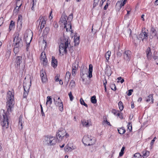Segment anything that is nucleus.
I'll use <instances>...</instances> for the list:
<instances>
[{
    "label": "nucleus",
    "instance_id": "aec40b11",
    "mask_svg": "<svg viewBox=\"0 0 158 158\" xmlns=\"http://www.w3.org/2000/svg\"><path fill=\"white\" fill-rule=\"evenodd\" d=\"M151 31L152 35L156 37L158 39V31H156L154 28L152 27L151 29Z\"/></svg>",
    "mask_w": 158,
    "mask_h": 158
},
{
    "label": "nucleus",
    "instance_id": "09e8293b",
    "mask_svg": "<svg viewBox=\"0 0 158 158\" xmlns=\"http://www.w3.org/2000/svg\"><path fill=\"white\" fill-rule=\"evenodd\" d=\"M70 85L72 87H73L75 85V82L73 80H72L70 83Z\"/></svg>",
    "mask_w": 158,
    "mask_h": 158
},
{
    "label": "nucleus",
    "instance_id": "603ef678",
    "mask_svg": "<svg viewBox=\"0 0 158 158\" xmlns=\"http://www.w3.org/2000/svg\"><path fill=\"white\" fill-rule=\"evenodd\" d=\"M127 1V0H124L121 2L120 4V6L121 7L122 6H123L126 4Z\"/></svg>",
    "mask_w": 158,
    "mask_h": 158
},
{
    "label": "nucleus",
    "instance_id": "72a5a7b5",
    "mask_svg": "<svg viewBox=\"0 0 158 158\" xmlns=\"http://www.w3.org/2000/svg\"><path fill=\"white\" fill-rule=\"evenodd\" d=\"M118 133L121 134H123L126 131L123 127L120 128L118 130Z\"/></svg>",
    "mask_w": 158,
    "mask_h": 158
},
{
    "label": "nucleus",
    "instance_id": "a878e982",
    "mask_svg": "<svg viewBox=\"0 0 158 158\" xmlns=\"http://www.w3.org/2000/svg\"><path fill=\"white\" fill-rule=\"evenodd\" d=\"M71 74L70 72L68 71L66 72L65 77V81L67 83L69 80Z\"/></svg>",
    "mask_w": 158,
    "mask_h": 158
},
{
    "label": "nucleus",
    "instance_id": "f03ea898",
    "mask_svg": "<svg viewBox=\"0 0 158 158\" xmlns=\"http://www.w3.org/2000/svg\"><path fill=\"white\" fill-rule=\"evenodd\" d=\"M70 43L69 37H64L63 39L59 46V51L60 54L63 55L67 52V49L70 44Z\"/></svg>",
    "mask_w": 158,
    "mask_h": 158
},
{
    "label": "nucleus",
    "instance_id": "a18cd8bd",
    "mask_svg": "<svg viewBox=\"0 0 158 158\" xmlns=\"http://www.w3.org/2000/svg\"><path fill=\"white\" fill-rule=\"evenodd\" d=\"M128 129L130 131H131L132 129V125L131 123H129L127 125Z\"/></svg>",
    "mask_w": 158,
    "mask_h": 158
},
{
    "label": "nucleus",
    "instance_id": "864d4df0",
    "mask_svg": "<svg viewBox=\"0 0 158 158\" xmlns=\"http://www.w3.org/2000/svg\"><path fill=\"white\" fill-rule=\"evenodd\" d=\"M40 107H41L42 115V116H44L45 114H44V112L43 111V107H42V106L40 104Z\"/></svg>",
    "mask_w": 158,
    "mask_h": 158
},
{
    "label": "nucleus",
    "instance_id": "6e6552de",
    "mask_svg": "<svg viewBox=\"0 0 158 158\" xmlns=\"http://www.w3.org/2000/svg\"><path fill=\"white\" fill-rule=\"evenodd\" d=\"M37 23H39V26L40 25V29L42 30L45 26L46 24V21L44 17L40 15L39 19L37 21Z\"/></svg>",
    "mask_w": 158,
    "mask_h": 158
},
{
    "label": "nucleus",
    "instance_id": "7c9ffc66",
    "mask_svg": "<svg viewBox=\"0 0 158 158\" xmlns=\"http://www.w3.org/2000/svg\"><path fill=\"white\" fill-rule=\"evenodd\" d=\"M22 47H19L16 46H14V53L16 54H17L19 52V49L20 48Z\"/></svg>",
    "mask_w": 158,
    "mask_h": 158
},
{
    "label": "nucleus",
    "instance_id": "a19ab883",
    "mask_svg": "<svg viewBox=\"0 0 158 158\" xmlns=\"http://www.w3.org/2000/svg\"><path fill=\"white\" fill-rule=\"evenodd\" d=\"M125 147H123L121 149V150L119 153V156H122L123 155V153H124V149H125Z\"/></svg>",
    "mask_w": 158,
    "mask_h": 158
},
{
    "label": "nucleus",
    "instance_id": "f257e3e1",
    "mask_svg": "<svg viewBox=\"0 0 158 158\" xmlns=\"http://www.w3.org/2000/svg\"><path fill=\"white\" fill-rule=\"evenodd\" d=\"M6 107L8 112L9 113L12 110L14 104V93L12 90L8 91L7 94Z\"/></svg>",
    "mask_w": 158,
    "mask_h": 158
},
{
    "label": "nucleus",
    "instance_id": "f8f14e48",
    "mask_svg": "<svg viewBox=\"0 0 158 158\" xmlns=\"http://www.w3.org/2000/svg\"><path fill=\"white\" fill-rule=\"evenodd\" d=\"M148 32L142 31V32L140 33L139 35V37L142 39V41L143 42L144 40H146L148 38Z\"/></svg>",
    "mask_w": 158,
    "mask_h": 158
},
{
    "label": "nucleus",
    "instance_id": "6e6d98bb",
    "mask_svg": "<svg viewBox=\"0 0 158 158\" xmlns=\"http://www.w3.org/2000/svg\"><path fill=\"white\" fill-rule=\"evenodd\" d=\"M133 91V90L132 89H130L128 91V93L127 95L128 96H129L131 95L132 92Z\"/></svg>",
    "mask_w": 158,
    "mask_h": 158
},
{
    "label": "nucleus",
    "instance_id": "39448f33",
    "mask_svg": "<svg viewBox=\"0 0 158 158\" xmlns=\"http://www.w3.org/2000/svg\"><path fill=\"white\" fill-rule=\"evenodd\" d=\"M1 124L3 129H6L8 127V119L7 116L3 110L2 115H1Z\"/></svg>",
    "mask_w": 158,
    "mask_h": 158
},
{
    "label": "nucleus",
    "instance_id": "c9c22d12",
    "mask_svg": "<svg viewBox=\"0 0 158 158\" xmlns=\"http://www.w3.org/2000/svg\"><path fill=\"white\" fill-rule=\"evenodd\" d=\"M118 105L120 110L122 111L123 109V106L122 102L121 101L119 102Z\"/></svg>",
    "mask_w": 158,
    "mask_h": 158
},
{
    "label": "nucleus",
    "instance_id": "20e7f679",
    "mask_svg": "<svg viewBox=\"0 0 158 158\" xmlns=\"http://www.w3.org/2000/svg\"><path fill=\"white\" fill-rule=\"evenodd\" d=\"M56 138L57 139L61 141L64 137L66 138L69 136V135L66 132L64 128H60L58 130L56 133Z\"/></svg>",
    "mask_w": 158,
    "mask_h": 158
},
{
    "label": "nucleus",
    "instance_id": "4be33fe9",
    "mask_svg": "<svg viewBox=\"0 0 158 158\" xmlns=\"http://www.w3.org/2000/svg\"><path fill=\"white\" fill-rule=\"evenodd\" d=\"M93 71V66L92 64H90L89 65V69L88 71V75L87 76L89 78H91L92 77V72Z\"/></svg>",
    "mask_w": 158,
    "mask_h": 158
},
{
    "label": "nucleus",
    "instance_id": "0e129e2a",
    "mask_svg": "<svg viewBox=\"0 0 158 158\" xmlns=\"http://www.w3.org/2000/svg\"><path fill=\"white\" fill-rule=\"evenodd\" d=\"M108 3H106V4L105 5V6H104V9L105 10H106L108 7Z\"/></svg>",
    "mask_w": 158,
    "mask_h": 158
},
{
    "label": "nucleus",
    "instance_id": "412c9836",
    "mask_svg": "<svg viewBox=\"0 0 158 158\" xmlns=\"http://www.w3.org/2000/svg\"><path fill=\"white\" fill-rule=\"evenodd\" d=\"M66 17H67L65 15H62L60 19V22L63 24H65L68 22V20H66Z\"/></svg>",
    "mask_w": 158,
    "mask_h": 158
},
{
    "label": "nucleus",
    "instance_id": "423d86ee",
    "mask_svg": "<svg viewBox=\"0 0 158 158\" xmlns=\"http://www.w3.org/2000/svg\"><path fill=\"white\" fill-rule=\"evenodd\" d=\"M83 143L85 145H91L94 143L95 139L89 135L85 136L82 140Z\"/></svg>",
    "mask_w": 158,
    "mask_h": 158
},
{
    "label": "nucleus",
    "instance_id": "58836bf2",
    "mask_svg": "<svg viewBox=\"0 0 158 158\" xmlns=\"http://www.w3.org/2000/svg\"><path fill=\"white\" fill-rule=\"evenodd\" d=\"M74 42L76 44H78L79 43V37H77L76 38H75V37L74 38Z\"/></svg>",
    "mask_w": 158,
    "mask_h": 158
},
{
    "label": "nucleus",
    "instance_id": "774afa93",
    "mask_svg": "<svg viewBox=\"0 0 158 158\" xmlns=\"http://www.w3.org/2000/svg\"><path fill=\"white\" fill-rule=\"evenodd\" d=\"M36 0H33L32 1V2H33V6H34V5H36Z\"/></svg>",
    "mask_w": 158,
    "mask_h": 158
},
{
    "label": "nucleus",
    "instance_id": "2eb2a0df",
    "mask_svg": "<svg viewBox=\"0 0 158 158\" xmlns=\"http://www.w3.org/2000/svg\"><path fill=\"white\" fill-rule=\"evenodd\" d=\"M22 62V57L21 56H17L16 57L15 61V65L18 67L20 66L21 63Z\"/></svg>",
    "mask_w": 158,
    "mask_h": 158
},
{
    "label": "nucleus",
    "instance_id": "c85d7f7f",
    "mask_svg": "<svg viewBox=\"0 0 158 158\" xmlns=\"http://www.w3.org/2000/svg\"><path fill=\"white\" fill-rule=\"evenodd\" d=\"M15 23L14 21L13 20H11L9 26V30L10 31L14 29L15 28Z\"/></svg>",
    "mask_w": 158,
    "mask_h": 158
},
{
    "label": "nucleus",
    "instance_id": "f3484780",
    "mask_svg": "<svg viewBox=\"0 0 158 158\" xmlns=\"http://www.w3.org/2000/svg\"><path fill=\"white\" fill-rule=\"evenodd\" d=\"M88 69L85 66L81 67V69L80 76H85V74H87Z\"/></svg>",
    "mask_w": 158,
    "mask_h": 158
},
{
    "label": "nucleus",
    "instance_id": "7ed1b4c3",
    "mask_svg": "<svg viewBox=\"0 0 158 158\" xmlns=\"http://www.w3.org/2000/svg\"><path fill=\"white\" fill-rule=\"evenodd\" d=\"M57 139L56 137L51 135H48L44 137L43 143L48 146H53L57 143Z\"/></svg>",
    "mask_w": 158,
    "mask_h": 158
},
{
    "label": "nucleus",
    "instance_id": "ddd939ff",
    "mask_svg": "<svg viewBox=\"0 0 158 158\" xmlns=\"http://www.w3.org/2000/svg\"><path fill=\"white\" fill-rule=\"evenodd\" d=\"M40 76L42 82H45L47 81L46 73L44 71L43 69L41 70L40 71Z\"/></svg>",
    "mask_w": 158,
    "mask_h": 158
},
{
    "label": "nucleus",
    "instance_id": "e2e57ef3",
    "mask_svg": "<svg viewBox=\"0 0 158 158\" xmlns=\"http://www.w3.org/2000/svg\"><path fill=\"white\" fill-rule=\"evenodd\" d=\"M130 12V11L127 10V13L124 16L125 18L126 19L127 18V17L128 16V15L129 14Z\"/></svg>",
    "mask_w": 158,
    "mask_h": 158
},
{
    "label": "nucleus",
    "instance_id": "473e14b6",
    "mask_svg": "<svg viewBox=\"0 0 158 158\" xmlns=\"http://www.w3.org/2000/svg\"><path fill=\"white\" fill-rule=\"evenodd\" d=\"M111 52L110 51H107L106 54V58L107 61H108L109 59V58L110 56Z\"/></svg>",
    "mask_w": 158,
    "mask_h": 158
},
{
    "label": "nucleus",
    "instance_id": "de8ad7c7",
    "mask_svg": "<svg viewBox=\"0 0 158 158\" xmlns=\"http://www.w3.org/2000/svg\"><path fill=\"white\" fill-rule=\"evenodd\" d=\"M116 116H117L118 117H119L121 119H122L123 118V115L122 114L120 113L119 111L118 112L117 114V115Z\"/></svg>",
    "mask_w": 158,
    "mask_h": 158
},
{
    "label": "nucleus",
    "instance_id": "3c124183",
    "mask_svg": "<svg viewBox=\"0 0 158 158\" xmlns=\"http://www.w3.org/2000/svg\"><path fill=\"white\" fill-rule=\"evenodd\" d=\"M111 89L115 91L116 90V86L114 84H112L111 85Z\"/></svg>",
    "mask_w": 158,
    "mask_h": 158
},
{
    "label": "nucleus",
    "instance_id": "69168bd1",
    "mask_svg": "<svg viewBox=\"0 0 158 158\" xmlns=\"http://www.w3.org/2000/svg\"><path fill=\"white\" fill-rule=\"evenodd\" d=\"M54 27L55 28H57L58 27V25L56 23L54 24Z\"/></svg>",
    "mask_w": 158,
    "mask_h": 158
},
{
    "label": "nucleus",
    "instance_id": "c03bdc74",
    "mask_svg": "<svg viewBox=\"0 0 158 158\" xmlns=\"http://www.w3.org/2000/svg\"><path fill=\"white\" fill-rule=\"evenodd\" d=\"M119 111L117 110H116L113 109L112 110V113L114 115H117V114L118 112Z\"/></svg>",
    "mask_w": 158,
    "mask_h": 158
},
{
    "label": "nucleus",
    "instance_id": "b1692460",
    "mask_svg": "<svg viewBox=\"0 0 158 158\" xmlns=\"http://www.w3.org/2000/svg\"><path fill=\"white\" fill-rule=\"evenodd\" d=\"M24 123V121L23 120V116L21 115L20 116L19 120V125L20 127H19V128L22 129L23 128V124Z\"/></svg>",
    "mask_w": 158,
    "mask_h": 158
},
{
    "label": "nucleus",
    "instance_id": "37998d69",
    "mask_svg": "<svg viewBox=\"0 0 158 158\" xmlns=\"http://www.w3.org/2000/svg\"><path fill=\"white\" fill-rule=\"evenodd\" d=\"M69 97L70 101H72L74 97L72 95L71 92H70L69 94Z\"/></svg>",
    "mask_w": 158,
    "mask_h": 158
},
{
    "label": "nucleus",
    "instance_id": "49530a36",
    "mask_svg": "<svg viewBox=\"0 0 158 158\" xmlns=\"http://www.w3.org/2000/svg\"><path fill=\"white\" fill-rule=\"evenodd\" d=\"M99 1V0H94L93 6L94 8L96 7Z\"/></svg>",
    "mask_w": 158,
    "mask_h": 158
},
{
    "label": "nucleus",
    "instance_id": "6ab92c4d",
    "mask_svg": "<svg viewBox=\"0 0 158 158\" xmlns=\"http://www.w3.org/2000/svg\"><path fill=\"white\" fill-rule=\"evenodd\" d=\"M51 65L54 68H56L58 62L57 60L55 58L52 56V58Z\"/></svg>",
    "mask_w": 158,
    "mask_h": 158
},
{
    "label": "nucleus",
    "instance_id": "e433bc0d",
    "mask_svg": "<svg viewBox=\"0 0 158 158\" xmlns=\"http://www.w3.org/2000/svg\"><path fill=\"white\" fill-rule=\"evenodd\" d=\"M97 100L96 98V96H92L91 98V102L94 104H95L97 102Z\"/></svg>",
    "mask_w": 158,
    "mask_h": 158
},
{
    "label": "nucleus",
    "instance_id": "ea45409f",
    "mask_svg": "<svg viewBox=\"0 0 158 158\" xmlns=\"http://www.w3.org/2000/svg\"><path fill=\"white\" fill-rule=\"evenodd\" d=\"M73 19V15L72 14H70L68 16L67 18V20L68 21H69L71 22V21L72 20V19Z\"/></svg>",
    "mask_w": 158,
    "mask_h": 158
},
{
    "label": "nucleus",
    "instance_id": "bf43d9fd",
    "mask_svg": "<svg viewBox=\"0 0 158 158\" xmlns=\"http://www.w3.org/2000/svg\"><path fill=\"white\" fill-rule=\"evenodd\" d=\"M103 123H106V124H107L108 125L111 126L110 123L109 122H108L107 120H104L103 121Z\"/></svg>",
    "mask_w": 158,
    "mask_h": 158
},
{
    "label": "nucleus",
    "instance_id": "4d7b16f0",
    "mask_svg": "<svg viewBox=\"0 0 158 158\" xmlns=\"http://www.w3.org/2000/svg\"><path fill=\"white\" fill-rule=\"evenodd\" d=\"M76 70H75L74 69H72V75L74 76L76 74Z\"/></svg>",
    "mask_w": 158,
    "mask_h": 158
},
{
    "label": "nucleus",
    "instance_id": "680f3d73",
    "mask_svg": "<svg viewBox=\"0 0 158 158\" xmlns=\"http://www.w3.org/2000/svg\"><path fill=\"white\" fill-rule=\"evenodd\" d=\"M52 10H51V11L50 12V15L49 16V18L50 19H51L52 18V17L51 16V14L52 13Z\"/></svg>",
    "mask_w": 158,
    "mask_h": 158
},
{
    "label": "nucleus",
    "instance_id": "0eeeda50",
    "mask_svg": "<svg viewBox=\"0 0 158 158\" xmlns=\"http://www.w3.org/2000/svg\"><path fill=\"white\" fill-rule=\"evenodd\" d=\"M14 46L19 47H22L23 46V41L18 36L16 35L14 39Z\"/></svg>",
    "mask_w": 158,
    "mask_h": 158
},
{
    "label": "nucleus",
    "instance_id": "4468645a",
    "mask_svg": "<svg viewBox=\"0 0 158 158\" xmlns=\"http://www.w3.org/2000/svg\"><path fill=\"white\" fill-rule=\"evenodd\" d=\"M76 148V147L71 143L68 144L65 147V151L69 152L72 151Z\"/></svg>",
    "mask_w": 158,
    "mask_h": 158
},
{
    "label": "nucleus",
    "instance_id": "9d476101",
    "mask_svg": "<svg viewBox=\"0 0 158 158\" xmlns=\"http://www.w3.org/2000/svg\"><path fill=\"white\" fill-rule=\"evenodd\" d=\"M131 54V52L130 51L127 50L125 51L123 54L124 59L129 61L130 60Z\"/></svg>",
    "mask_w": 158,
    "mask_h": 158
},
{
    "label": "nucleus",
    "instance_id": "8fccbe9b",
    "mask_svg": "<svg viewBox=\"0 0 158 158\" xmlns=\"http://www.w3.org/2000/svg\"><path fill=\"white\" fill-rule=\"evenodd\" d=\"M18 2H17V6L15 8V9L14 10V11H15V10H16V12L18 11V9L21 7V6L22 5V4L21 3L19 6H18Z\"/></svg>",
    "mask_w": 158,
    "mask_h": 158
},
{
    "label": "nucleus",
    "instance_id": "5701e85b",
    "mask_svg": "<svg viewBox=\"0 0 158 158\" xmlns=\"http://www.w3.org/2000/svg\"><path fill=\"white\" fill-rule=\"evenodd\" d=\"M147 56L148 59H151L152 57V53L150 48L148 47L146 50Z\"/></svg>",
    "mask_w": 158,
    "mask_h": 158
},
{
    "label": "nucleus",
    "instance_id": "2f4dec72",
    "mask_svg": "<svg viewBox=\"0 0 158 158\" xmlns=\"http://www.w3.org/2000/svg\"><path fill=\"white\" fill-rule=\"evenodd\" d=\"M53 100L54 101L55 104L56 105H58L60 104V103H62V102L60 99V97H58V98L57 100L56 101L55 98H54L53 99Z\"/></svg>",
    "mask_w": 158,
    "mask_h": 158
},
{
    "label": "nucleus",
    "instance_id": "a211bd4d",
    "mask_svg": "<svg viewBox=\"0 0 158 158\" xmlns=\"http://www.w3.org/2000/svg\"><path fill=\"white\" fill-rule=\"evenodd\" d=\"M64 27L66 28V31H72V26L71 24V22L69 21H68V22L66 23L65 24H64Z\"/></svg>",
    "mask_w": 158,
    "mask_h": 158
},
{
    "label": "nucleus",
    "instance_id": "052dcab7",
    "mask_svg": "<svg viewBox=\"0 0 158 158\" xmlns=\"http://www.w3.org/2000/svg\"><path fill=\"white\" fill-rule=\"evenodd\" d=\"M154 142H155V141H154V140H152L151 141V143H150V145H151V148H152V147L154 144Z\"/></svg>",
    "mask_w": 158,
    "mask_h": 158
},
{
    "label": "nucleus",
    "instance_id": "dca6fc26",
    "mask_svg": "<svg viewBox=\"0 0 158 158\" xmlns=\"http://www.w3.org/2000/svg\"><path fill=\"white\" fill-rule=\"evenodd\" d=\"M23 17L22 15H19L18 16L17 22V25L19 28L20 29L22 27Z\"/></svg>",
    "mask_w": 158,
    "mask_h": 158
},
{
    "label": "nucleus",
    "instance_id": "79ce46f5",
    "mask_svg": "<svg viewBox=\"0 0 158 158\" xmlns=\"http://www.w3.org/2000/svg\"><path fill=\"white\" fill-rule=\"evenodd\" d=\"M140 154L139 153H136L134 155L133 158H140Z\"/></svg>",
    "mask_w": 158,
    "mask_h": 158
},
{
    "label": "nucleus",
    "instance_id": "f704fd0d",
    "mask_svg": "<svg viewBox=\"0 0 158 158\" xmlns=\"http://www.w3.org/2000/svg\"><path fill=\"white\" fill-rule=\"evenodd\" d=\"M56 106H58L59 110L61 111L62 112L63 110V104L62 103H60V104L58 105H56Z\"/></svg>",
    "mask_w": 158,
    "mask_h": 158
},
{
    "label": "nucleus",
    "instance_id": "393cba45",
    "mask_svg": "<svg viewBox=\"0 0 158 158\" xmlns=\"http://www.w3.org/2000/svg\"><path fill=\"white\" fill-rule=\"evenodd\" d=\"M30 89L29 85H28L27 88L24 87V92L23 93V97L24 98H27L28 93L29 92V90Z\"/></svg>",
    "mask_w": 158,
    "mask_h": 158
},
{
    "label": "nucleus",
    "instance_id": "5fc2aeb1",
    "mask_svg": "<svg viewBox=\"0 0 158 158\" xmlns=\"http://www.w3.org/2000/svg\"><path fill=\"white\" fill-rule=\"evenodd\" d=\"M153 59L156 60L157 58V52H154L153 54Z\"/></svg>",
    "mask_w": 158,
    "mask_h": 158
},
{
    "label": "nucleus",
    "instance_id": "c756f323",
    "mask_svg": "<svg viewBox=\"0 0 158 158\" xmlns=\"http://www.w3.org/2000/svg\"><path fill=\"white\" fill-rule=\"evenodd\" d=\"M52 102V98L50 96H48L47 98V101L46 103V105H49L50 106Z\"/></svg>",
    "mask_w": 158,
    "mask_h": 158
},
{
    "label": "nucleus",
    "instance_id": "338daca9",
    "mask_svg": "<svg viewBox=\"0 0 158 158\" xmlns=\"http://www.w3.org/2000/svg\"><path fill=\"white\" fill-rule=\"evenodd\" d=\"M81 78L82 79V81L83 82H84L85 81V76H81Z\"/></svg>",
    "mask_w": 158,
    "mask_h": 158
},
{
    "label": "nucleus",
    "instance_id": "4c0bfd02",
    "mask_svg": "<svg viewBox=\"0 0 158 158\" xmlns=\"http://www.w3.org/2000/svg\"><path fill=\"white\" fill-rule=\"evenodd\" d=\"M80 103L82 105H83L85 106L86 107H87L88 106L87 104H86L84 101V100L82 98H81L80 100Z\"/></svg>",
    "mask_w": 158,
    "mask_h": 158
},
{
    "label": "nucleus",
    "instance_id": "bb28decb",
    "mask_svg": "<svg viewBox=\"0 0 158 158\" xmlns=\"http://www.w3.org/2000/svg\"><path fill=\"white\" fill-rule=\"evenodd\" d=\"M153 96L152 94H150L147 98L146 101L147 102H151L152 103L153 102Z\"/></svg>",
    "mask_w": 158,
    "mask_h": 158
},
{
    "label": "nucleus",
    "instance_id": "1a4fd4ad",
    "mask_svg": "<svg viewBox=\"0 0 158 158\" xmlns=\"http://www.w3.org/2000/svg\"><path fill=\"white\" fill-rule=\"evenodd\" d=\"M41 61L44 65H46L47 64L48 60L46 58L45 52H42L41 54L40 57Z\"/></svg>",
    "mask_w": 158,
    "mask_h": 158
},
{
    "label": "nucleus",
    "instance_id": "13d9d810",
    "mask_svg": "<svg viewBox=\"0 0 158 158\" xmlns=\"http://www.w3.org/2000/svg\"><path fill=\"white\" fill-rule=\"evenodd\" d=\"M76 64H73V65L72 69H74L75 70H77V67L76 66Z\"/></svg>",
    "mask_w": 158,
    "mask_h": 158
},
{
    "label": "nucleus",
    "instance_id": "9b49d317",
    "mask_svg": "<svg viewBox=\"0 0 158 158\" xmlns=\"http://www.w3.org/2000/svg\"><path fill=\"white\" fill-rule=\"evenodd\" d=\"M81 123L83 126L85 127H88L92 125L90 119H84L81 121Z\"/></svg>",
    "mask_w": 158,
    "mask_h": 158
},
{
    "label": "nucleus",
    "instance_id": "cd10ccee",
    "mask_svg": "<svg viewBox=\"0 0 158 158\" xmlns=\"http://www.w3.org/2000/svg\"><path fill=\"white\" fill-rule=\"evenodd\" d=\"M142 156L144 158H147L149 155V152L147 150L143 151L142 153Z\"/></svg>",
    "mask_w": 158,
    "mask_h": 158
}]
</instances>
